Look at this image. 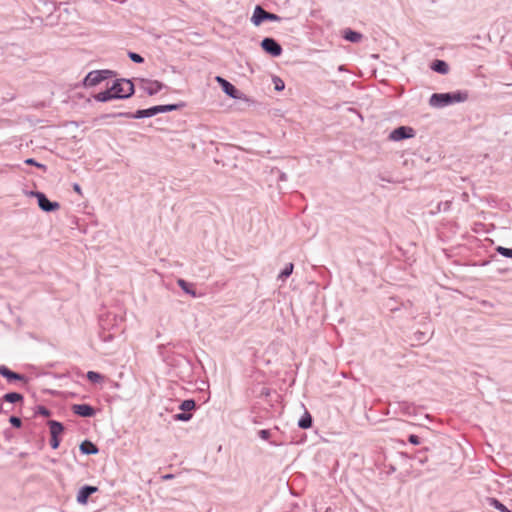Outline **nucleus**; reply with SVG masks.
I'll list each match as a JSON object with an SVG mask.
<instances>
[{"label":"nucleus","instance_id":"obj_1","mask_svg":"<svg viewBox=\"0 0 512 512\" xmlns=\"http://www.w3.org/2000/svg\"><path fill=\"white\" fill-rule=\"evenodd\" d=\"M468 99L467 91H455L447 93H434L429 99V105L434 108H443L454 103L465 102Z\"/></svg>","mask_w":512,"mask_h":512},{"label":"nucleus","instance_id":"obj_2","mask_svg":"<svg viewBox=\"0 0 512 512\" xmlns=\"http://www.w3.org/2000/svg\"><path fill=\"white\" fill-rule=\"evenodd\" d=\"M109 88L115 99H128L135 92L133 82L125 78L116 79Z\"/></svg>","mask_w":512,"mask_h":512},{"label":"nucleus","instance_id":"obj_3","mask_svg":"<svg viewBox=\"0 0 512 512\" xmlns=\"http://www.w3.org/2000/svg\"><path fill=\"white\" fill-rule=\"evenodd\" d=\"M116 72L109 69L90 71L83 79L84 87H94L102 81L115 77Z\"/></svg>","mask_w":512,"mask_h":512},{"label":"nucleus","instance_id":"obj_4","mask_svg":"<svg viewBox=\"0 0 512 512\" xmlns=\"http://www.w3.org/2000/svg\"><path fill=\"white\" fill-rule=\"evenodd\" d=\"M264 21L279 22V21H281V17L279 15H277V14L268 12L262 6L257 5L255 7L253 15L251 17V22L255 26H259Z\"/></svg>","mask_w":512,"mask_h":512},{"label":"nucleus","instance_id":"obj_5","mask_svg":"<svg viewBox=\"0 0 512 512\" xmlns=\"http://www.w3.org/2000/svg\"><path fill=\"white\" fill-rule=\"evenodd\" d=\"M28 195L37 199L39 208L44 212H53L60 208L59 202L50 201L43 192L30 191Z\"/></svg>","mask_w":512,"mask_h":512},{"label":"nucleus","instance_id":"obj_6","mask_svg":"<svg viewBox=\"0 0 512 512\" xmlns=\"http://www.w3.org/2000/svg\"><path fill=\"white\" fill-rule=\"evenodd\" d=\"M158 114V107L153 106L147 109H140L137 110L135 113L131 112H119L115 114H111V117H123L128 119H143V118H149L153 117Z\"/></svg>","mask_w":512,"mask_h":512},{"label":"nucleus","instance_id":"obj_7","mask_svg":"<svg viewBox=\"0 0 512 512\" xmlns=\"http://www.w3.org/2000/svg\"><path fill=\"white\" fill-rule=\"evenodd\" d=\"M260 46L267 54L271 55L272 57H279L283 52L281 45L271 37H265L261 41Z\"/></svg>","mask_w":512,"mask_h":512},{"label":"nucleus","instance_id":"obj_8","mask_svg":"<svg viewBox=\"0 0 512 512\" xmlns=\"http://www.w3.org/2000/svg\"><path fill=\"white\" fill-rule=\"evenodd\" d=\"M139 81L140 88L143 89L149 96L157 94L164 88V84L158 80L141 78Z\"/></svg>","mask_w":512,"mask_h":512},{"label":"nucleus","instance_id":"obj_9","mask_svg":"<svg viewBox=\"0 0 512 512\" xmlns=\"http://www.w3.org/2000/svg\"><path fill=\"white\" fill-rule=\"evenodd\" d=\"M415 131L408 126H399L389 134V139L392 141H401L414 137Z\"/></svg>","mask_w":512,"mask_h":512},{"label":"nucleus","instance_id":"obj_10","mask_svg":"<svg viewBox=\"0 0 512 512\" xmlns=\"http://www.w3.org/2000/svg\"><path fill=\"white\" fill-rule=\"evenodd\" d=\"M0 375L6 378L9 383L15 381L27 383V378L25 377V375L14 372L5 365H0Z\"/></svg>","mask_w":512,"mask_h":512},{"label":"nucleus","instance_id":"obj_11","mask_svg":"<svg viewBox=\"0 0 512 512\" xmlns=\"http://www.w3.org/2000/svg\"><path fill=\"white\" fill-rule=\"evenodd\" d=\"M71 410L77 416L84 418H90L96 414V410L89 404H74Z\"/></svg>","mask_w":512,"mask_h":512},{"label":"nucleus","instance_id":"obj_12","mask_svg":"<svg viewBox=\"0 0 512 512\" xmlns=\"http://www.w3.org/2000/svg\"><path fill=\"white\" fill-rule=\"evenodd\" d=\"M98 490L95 486L85 485L80 488L77 494V502L79 504H86L88 501V498L95 493Z\"/></svg>","mask_w":512,"mask_h":512},{"label":"nucleus","instance_id":"obj_13","mask_svg":"<svg viewBox=\"0 0 512 512\" xmlns=\"http://www.w3.org/2000/svg\"><path fill=\"white\" fill-rule=\"evenodd\" d=\"M79 449L82 454L84 455H95L99 452L98 447L89 440H84L80 446Z\"/></svg>","mask_w":512,"mask_h":512},{"label":"nucleus","instance_id":"obj_14","mask_svg":"<svg viewBox=\"0 0 512 512\" xmlns=\"http://www.w3.org/2000/svg\"><path fill=\"white\" fill-rule=\"evenodd\" d=\"M223 92L233 99H241L242 93L229 81L223 84Z\"/></svg>","mask_w":512,"mask_h":512},{"label":"nucleus","instance_id":"obj_15","mask_svg":"<svg viewBox=\"0 0 512 512\" xmlns=\"http://www.w3.org/2000/svg\"><path fill=\"white\" fill-rule=\"evenodd\" d=\"M430 68L439 73V74H447L449 72V65L447 64L446 61L444 60H440V59H436L434 60L431 65H430Z\"/></svg>","mask_w":512,"mask_h":512},{"label":"nucleus","instance_id":"obj_16","mask_svg":"<svg viewBox=\"0 0 512 512\" xmlns=\"http://www.w3.org/2000/svg\"><path fill=\"white\" fill-rule=\"evenodd\" d=\"M343 38L349 42L358 43L362 40L363 35L360 32L348 28L343 31Z\"/></svg>","mask_w":512,"mask_h":512},{"label":"nucleus","instance_id":"obj_17","mask_svg":"<svg viewBox=\"0 0 512 512\" xmlns=\"http://www.w3.org/2000/svg\"><path fill=\"white\" fill-rule=\"evenodd\" d=\"M47 424L49 426L51 436L59 437V435L64 431V426L59 421L49 420Z\"/></svg>","mask_w":512,"mask_h":512},{"label":"nucleus","instance_id":"obj_18","mask_svg":"<svg viewBox=\"0 0 512 512\" xmlns=\"http://www.w3.org/2000/svg\"><path fill=\"white\" fill-rule=\"evenodd\" d=\"M93 97L98 102H108L115 99L110 88L95 94Z\"/></svg>","mask_w":512,"mask_h":512},{"label":"nucleus","instance_id":"obj_19","mask_svg":"<svg viewBox=\"0 0 512 512\" xmlns=\"http://www.w3.org/2000/svg\"><path fill=\"white\" fill-rule=\"evenodd\" d=\"M312 423H313L312 416L310 415V413L308 411H305L303 416L298 421V426L301 429H308L312 426Z\"/></svg>","mask_w":512,"mask_h":512},{"label":"nucleus","instance_id":"obj_20","mask_svg":"<svg viewBox=\"0 0 512 512\" xmlns=\"http://www.w3.org/2000/svg\"><path fill=\"white\" fill-rule=\"evenodd\" d=\"M179 287L187 294L191 295L192 297H196V291L193 288V285L185 281L184 279H178L177 281Z\"/></svg>","mask_w":512,"mask_h":512},{"label":"nucleus","instance_id":"obj_21","mask_svg":"<svg viewBox=\"0 0 512 512\" xmlns=\"http://www.w3.org/2000/svg\"><path fill=\"white\" fill-rule=\"evenodd\" d=\"M24 399L23 395L18 392H9L3 396V400L8 403L22 402Z\"/></svg>","mask_w":512,"mask_h":512},{"label":"nucleus","instance_id":"obj_22","mask_svg":"<svg viewBox=\"0 0 512 512\" xmlns=\"http://www.w3.org/2000/svg\"><path fill=\"white\" fill-rule=\"evenodd\" d=\"M157 107L158 113H166L181 109L182 107H184V103L157 105Z\"/></svg>","mask_w":512,"mask_h":512},{"label":"nucleus","instance_id":"obj_23","mask_svg":"<svg viewBox=\"0 0 512 512\" xmlns=\"http://www.w3.org/2000/svg\"><path fill=\"white\" fill-rule=\"evenodd\" d=\"M196 408V402L194 399H186L181 402L179 405V409L185 413H190V411Z\"/></svg>","mask_w":512,"mask_h":512},{"label":"nucleus","instance_id":"obj_24","mask_svg":"<svg viewBox=\"0 0 512 512\" xmlns=\"http://www.w3.org/2000/svg\"><path fill=\"white\" fill-rule=\"evenodd\" d=\"M294 265L293 263H289L285 266V268L278 275V279L281 281H285L293 272Z\"/></svg>","mask_w":512,"mask_h":512},{"label":"nucleus","instance_id":"obj_25","mask_svg":"<svg viewBox=\"0 0 512 512\" xmlns=\"http://www.w3.org/2000/svg\"><path fill=\"white\" fill-rule=\"evenodd\" d=\"M489 504L501 512H511L503 503L496 498H489Z\"/></svg>","mask_w":512,"mask_h":512},{"label":"nucleus","instance_id":"obj_26","mask_svg":"<svg viewBox=\"0 0 512 512\" xmlns=\"http://www.w3.org/2000/svg\"><path fill=\"white\" fill-rule=\"evenodd\" d=\"M86 377L89 381L96 383L103 379V376L95 371H88Z\"/></svg>","mask_w":512,"mask_h":512},{"label":"nucleus","instance_id":"obj_27","mask_svg":"<svg viewBox=\"0 0 512 512\" xmlns=\"http://www.w3.org/2000/svg\"><path fill=\"white\" fill-rule=\"evenodd\" d=\"M173 418H174L175 421L187 422V421H189L192 418V414L191 413H185V412L177 413V414H175L173 416Z\"/></svg>","mask_w":512,"mask_h":512},{"label":"nucleus","instance_id":"obj_28","mask_svg":"<svg viewBox=\"0 0 512 512\" xmlns=\"http://www.w3.org/2000/svg\"><path fill=\"white\" fill-rule=\"evenodd\" d=\"M496 251L500 255H502L503 257L512 258V248H506V247H503V246H498L496 248Z\"/></svg>","mask_w":512,"mask_h":512},{"label":"nucleus","instance_id":"obj_29","mask_svg":"<svg viewBox=\"0 0 512 512\" xmlns=\"http://www.w3.org/2000/svg\"><path fill=\"white\" fill-rule=\"evenodd\" d=\"M128 57L131 59V61L138 63V64L144 62V58L140 54L135 53V52H129Z\"/></svg>","mask_w":512,"mask_h":512},{"label":"nucleus","instance_id":"obj_30","mask_svg":"<svg viewBox=\"0 0 512 512\" xmlns=\"http://www.w3.org/2000/svg\"><path fill=\"white\" fill-rule=\"evenodd\" d=\"M273 83L275 85V90L276 91H282L284 88H285V84L283 82L282 79H280L279 77L275 76L273 78Z\"/></svg>","mask_w":512,"mask_h":512},{"label":"nucleus","instance_id":"obj_31","mask_svg":"<svg viewBox=\"0 0 512 512\" xmlns=\"http://www.w3.org/2000/svg\"><path fill=\"white\" fill-rule=\"evenodd\" d=\"M36 414H39L44 417H49L51 415V411L45 406L39 405L37 406Z\"/></svg>","mask_w":512,"mask_h":512},{"label":"nucleus","instance_id":"obj_32","mask_svg":"<svg viewBox=\"0 0 512 512\" xmlns=\"http://www.w3.org/2000/svg\"><path fill=\"white\" fill-rule=\"evenodd\" d=\"M24 162H25V164H27V165H34V166H36V167H38V168H40V169H42V170H44V171H46V169H47V167H46L44 164L38 163V162H37L35 159H33V158H28V159H26Z\"/></svg>","mask_w":512,"mask_h":512},{"label":"nucleus","instance_id":"obj_33","mask_svg":"<svg viewBox=\"0 0 512 512\" xmlns=\"http://www.w3.org/2000/svg\"><path fill=\"white\" fill-rule=\"evenodd\" d=\"M451 207V201L447 200L444 202H439L437 205V212L440 211H448Z\"/></svg>","mask_w":512,"mask_h":512},{"label":"nucleus","instance_id":"obj_34","mask_svg":"<svg viewBox=\"0 0 512 512\" xmlns=\"http://www.w3.org/2000/svg\"><path fill=\"white\" fill-rule=\"evenodd\" d=\"M9 422L15 428H20L22 426V420L17 416H11L9 418Z\"/></svg>","mask_w":512,"mask_h":512},{"label":"nucleus","instance_id":"obj_35","mask_svg":"<svg viewBox=\"0 0 512 512\" xmlns=\"http://www.w3.org/2000/svg\"><path fill=\"white\" fill-rule=\"evenodd\" d=\"M50 445L52 449H57L60 445V438L56 436H51Z\"/></svg>","mask_w":512,"mask_h":512},{"label":"nucleus","instance_id":"obj_36","mask_svg":"<svg viewBox=\"0 0 512 512\" xmlns=\"http://www.w3.org/2000/svg\"><path fill=\"white\" fill-rule=\"evenodd\" d=\"M258 435L263 440H268L270 437V431L267 429H262L258 432Z\"/></svg>","mask_w":512,"mask_h":512},{"label":"nucleus","instance_id":"obj_37","mask_svg":"<svg viewBox=\"0 0 512 512\" xmlns=\"http://www.w3.org/2000/svg\"><path fill=\"white\" fill-rule=\"evenodd\" d=\"M408 441L409 443H411L412 445H419L420 444V439L417 435H414V434H411L409 435L408 437Z\"/></svg>","mask_w":512,"mask_h":512},{"label":"nucleus","instance_id":"obj_38","mask_svg":"<svg viewBox=\"0 0 512 512\" xmlns=\"http://www.w3.org/2000/svg\"><path fill=\"white\" fill-rule=\"evenodd\" d=\"M216 81L221 86V88L223 87L224 83L228 82L226 79L222 78L221 76H217Z\"/></svg>","mask_w":512,"mask_h":512},{"label":"nucleus","instance_id":"obj_39","mask_svg":"<svg viewBox=\"0 0 512 512\" xmlns=\"http://www.w3.org/2000/svg\"><path fill=\"white\" fill-rule=\"evenodd\" d=\"M216 81L221 86V88L223 87L224 83L228 82L226 79L222 78L221 76H217Z\"/></svg>","mask_w":512,"mask_h":512},{"label":"nucleus","instance_id":"obj_40","mask_svg":"<svg viewBox=\"0 0 512 512\" xmlns=\"http://www.w3.org/2000/svg\"><path fill=\"white\" fill-rule=\"evenodd\" d=\"M278 173H279V178H278V179H279V181H286V180H287V175H286V173L281 172V171H279V170H278Z\"/></svg>","mask_w":512,"mask_h":512},{"label":"nucleus","instance_id":"obj_41","mask_svg":"<svg viewBox=\"0 0 512 512\" xmlns=\"http://www.w3.org/2000/svg\"><path fill=\"white\" fill-rule=\"evenodd\" d=\"M73 189H74V191H75V192H77V193L81 194V187H80V185H79V184L75 183V184L73 185Z\"/></svg>","mask_w":512,"mask_h":512},{"label":"nucleus","instance_id":"obj_42","mask_svg":"<svg viewBox=\"0 0 512 512\" xmlns=\"http://www.w3.org/2000/svg\"><path fill=\"white\" fill-rule=\"evenodd\" d=\"M171 478H173L172 474H167V475L163 476V479H171Z\"/></svg>","mask_w":512,"mask_h":512},{"label":"nucleus","instance_id":"obj_43","mask_svg":"<svg viewBox=\"0 0 512 512\" xmlns=\"http://www.w3.org/2000/svg\"><path fill=\"white\" fill-rule=\"evenodd\" d=\"M425 461H426V458L425 459L420 458L421 463H424Z\"/></svg>","mask_w":512,"mask_h":512}]
</instances>
